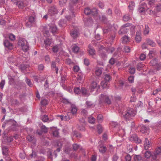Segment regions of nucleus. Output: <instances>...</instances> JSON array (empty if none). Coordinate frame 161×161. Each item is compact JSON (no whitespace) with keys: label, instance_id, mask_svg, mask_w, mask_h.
Masks as SVG:
<instances>
[{"label":"nucleus","instance_id":"nucleus-14","mask_svg":"<svg viewBox=\"0 0 161 161\" xmlns=\"http://www.w3.org/2000/svg\"><path fill=\"white\" fill-rule=\"evenodd\" d=\"M52 39L49 38H47L44 40L45 47L46 49H48V46H50L52 43Z\"/></svg>","mask_w":161,"mask_h":161},{"label":"nucleus","instance_id":"nucleus-55","mask_svg":"<svg viewBox=\"0 0 161 161\" xmlns=\"http://www.w3.org/2000/svg\"><path fill=\"white\" fill-rule=\"evenodd\" d=\"M155 8L157 12L160 11L161 10V4L158 3L157 4L155 7Z\"/></svg>","mask_w":161,"mask_h":161},{"label":"nucleus","instance_id":"nucleus-56","mask_svg":"<svg viewBox=\"0 0 161 161\" xmlns=\"http://www.w3.org/2000/svg\"><path fill=\"white\" fill-rule=\"evenodd\" d=\"M9 38L10 40L13 41L15 39V36L14 34L10 33L9 34Z\"/></svg>","mask_w":161,"mask_h":161},{"label":"nucleus","instance_id":"nucleus-33","mask_svg":"<svg viewBox=\"0 0 161 161\" xmlns=\"http://www.w3.org/2000/svg\"><path fill=\"white\" fill-rule=\"evenodd\" d=\"M158 63L157 60L156 58H154L150 61L149 64L151 66H155L156 64H158Z\"/></svg>","mask_w":161,"mask_h":161},{"label":"nucleus","instance_id":"nucleus-12","mask_svg":"<svg viewBox=\"0 0 161 161\" xmlns=\"http://www.w3.org/2000/svg\"><path fill=\"white\" fill-rule=\"evenodd\" d=\"M70 108L71 109V113L73 115H75L76 114V112L77 111V108L75 105L74 104L70 103Z\"/></svg>","mask_w":161,"mask_h":161},{"label":"nucleus","instance_id":"nucleus-9","mask_svg":"<svg viewBox=\"0 0 161 161\" xmlns=\"http://www.w3.org/2000/svg\"><path fill=\"white\" fill-rule=\"evenodd\" d=\"M58 13V10L55 6H51L50 7L48 10V14L50 16H52L55 14H57Z\"/></svg>","mask_w":161,"mask_h":161},{"label":"nucleus","instance_id":"nucleus-64","mask_svg":"<svg viewBox=\"0 0 161 161\" xmlns=\"http://www.w3.org/2000/svg\"><path fill=\"white\" fill-rule=\"evenodd\" d=\"M41 104L43 106H46L48 104L47 100L46 99H43L41 102Z\"/></svg>","mask_w":161,"mask_h":161},{"label":"nucleus","instance_id":"nucleus-17","mask_svg":"<svg viewBox=\"0 0 161 161\" xmlns=\"http://www.w3.org/2000/svg\"><path fill=\"white\" fill-rule=\"evenodd\" d=\"M27 139L30 142H31L34 144L36 143V139L33 136L28 135L27 137Z\"/></svg>","mask_w":161,"mask_h":161},{"label":"nucleus","instance_id":"nucleus-39","mask_svg":"<svg viewBox=\"0 0 161 161\" xmlns=\"http://www.w3.org/2000/svg\"><path fill=\"white\" fill-rule=\"evenodd\" d=\"M104 80L108 82L110 80H111L112 77L109 74H106L104 75Z\"/></svg>","mask_w":161,"mask_h":161},{"label":"nucleus","instance_id":"nucleus-48","mask_svg":"<svg viewBox=\"0 0 161 161\" xmlns=\"http://www.w3.org/2000/svg\"><path fill=\"white\" fill-rule=\"evenodd\" d=\"M149 32V28L148 26L146 25L144 31V35L148 34Z\"/></svg>","mask_w":161,"mask_h":161},{"label":"nucleus","instance_id":"nucleus-27","mask_svg":"<svg viewBox=\"0 0 161 161\" xmlns=\"http://www.w3.org/2000/svg\"><path fill=\"white\" fill-rule=\"evenodd\" d=\"M49 29L50 31L53 34L55 33L57 30V28L56 26L54 25H51L50 26Z\"/></svg>","mask_w":161,"mask_h":161},{"label":"nucleus","instance_id":"nucleus-58","mask_svg":"<svg viewBox=\"0 0 161 161\" xmlns=\"http://www.w3.org/2000/svg\"><path fill=\"white\" fill-rule=\"evenodd\" d=\"M130 47L128 46H125L124 47V50L125 53H129L130 52Z\"/></svg>","mask_w":161,"mask_h":161},{"label":"nucleus","instance_id":"nucleus-30","mask_svg":"<svg viewBox=\"0 0 161 161\" xmlns=\"http://www.w3.org/2000/svg\"><path fill=\"white\" fill-rule=\"evenodd\" d=\"M160 156H157L155 155H152L151 161H160Z\"/></svg>","mask_w":161,"mask_h":161},{"label":"nucleus","instance_id":"nucleus-4","mask_svg":"<svg viewBox=\"0 0 161 161\" xmlns=\"http://www.w3.org/2000/svg\"><path fill=\"white\" fill-rule=\"evenodd\" d=\"M36 15L35 14H32L28 17V19L26 21V26L28 27H31L33 24H34L35 22Z\"/></svg>","mask_w":161,"mask_h":161},{"label":"nucleus","instance_id":"nucleus-42","mask_svg":"<svg viewBox=\"0 0 161 161\" xmlns=\"http://www.w3.org/2000/svg\"><path fill=\"white\" fill-rule=\"evenodd\" d=\"M52 49L53 52L54 53H57L58 51V46L56 45L53 46Z\"/></svg>","mask_w":161,"mask_h":161},{"label":"nucleus","instance_id":"nucleus-40","mask_svg":"<svg viewBox=\"0 0 161 161\" xmlns=\"http://www.w3.org/2000/svg\"><path fill=\"white\" fill-rule=\"evenodd\" d=\"M3 139L5 142H10L13 140V138L11 136L9 137H3Z\"/></svg>","mask_w":161,"mask_h":161},{"label":"nucleus","instance_id":"nucleus-3","mask_svg":"<svg viewBox=\"0 0 161 161\" xmlns=\"http://www.w3.org/2000/svg\"><path fill=\"white\" fill-rule=\"evenodd\" d=\"M19 46L22 47V50L25 52L29 50V45L27 42L24 38H20L18 42Z\"/></svg>","mask_w":161,"mask_h":161},{"label":"nucleus","instance_id":"nucleus-18","mask_svg":"<svg viewBox=\"0 0 161 161\" xmlns=\"http://www.w3.org/2000/svg\"><path fill=\"white\" fill-rule=\"evenodd\" d=\"M144 148L145 150H147L150 147V145L149 144V140L146 138L145 140V142L144 143Z\"/></svg>","mask_w":161,"mask_h":161},{"label":"nucleus","instance_id":"nucleus-8","mask_svg":"<svg viewBox=\"0 0 161 161\" xmlns=\"http://www.w3.org/2000/svg\"><path fill=\"white\" fill-rule=\"evenodd\" d=\"M3 44L5 47L9 50H11L13 48L12 44L10 43L8 40L6 39L4 41Z\"/></svg>","mask_w":161,"mask_h":161},{"label":"nucleus","instance_id":"nucleus-29","mask_svg":"<svg viewBox=\"0 0 161 161\" xmlns=\"http://www.w3.org/2000/svg\"><path fill=\"white\" fill-rule=\"evenodd\" d=\"M131 18L130 15L128 14H126L123 17V20L124 21L126 22L130 19Z\"/></svg>","mask_w":161,"mask_h":161},{"label":"nucleus","instance_id":"nucleus-15","mask_svg":"<svg viewBox=\"0 0 161 161\" xmlns=\"http://www.w3.org/2000/svg\"><path fill=\"white\" fill-rule=\"evenodd\" d=\"M130 140L134 141L136 142V143H140L141 142V140L139 139L136 134H134L132 136Z\"/></svg>","mask_w":161,"mask_h":161},{"label":"nucleus","instance_id":"nucleus-50","mask_svg":"<svg viewBox=\"0 0 161 161\" xmlns=\"http://www.w3.org/2000/svg\"><path fill=\"white\" fill-rule=\"evenodd\" d=\"M74 92L76 94H80L81 92V90L80 87H75L74 89Z\"/></svg>","mask_w":161,"mask_h":161},{"label":"nucleus","instance_id":"nucleus-59","mask_svg":"<svg viewBox=\"0 0 161 161\" xmlns=\"http://www.w3.org/2000/svg\"><path fill=\"white\" fill-rule=\"evenodd\" d=\"M97 129L98 133L99 134L101 133L103 130V128L102 126L100 125H97Z\"/></svg>","mask_w":161,"mask_h":161},{"label":"nucleus","instance_id":"nucleus-37","mask_svg":"<svg viewBox=\"0 0 161 161\" xmlns=\"http://www.w3.org/2000/svg\"><path fill=\"white\" fill-rule=\"evenodd\" d=\"M52 68L53 69H55L56 72L57 74L58 73V69L56 67L55 62L54 61H52L51 64Z\"/></svg>","mask_w":161,"mask_h":161},{"label":"nucleus","instance_id":"nucleus-21","mask_svg":"<svg viewBox=\"0 0 161 161\" xmlns=\"http://www.w3.org/2000/svg\"><path fill=\"white\" fill-rule=\"evenodd\" d=\"M101 85L103 88H109L108 82L104 80H103L101 81Z\"/></svg>","mask_w":161,"mask_h":161},{"label":"nucleus","instance_id":"nucleus-53","mask_svg":"<svg viewBox=\"0 0 161 161\" xmlns=\"http://www.w3.org/2000/svg\"><path fill=\"white\" fill-rule=\"evenodd\" d=\"M67 0H59V4L61 6H63L65 5Z\"/></svg>","mask_w":161,"mask_h":161},{"label":"nucleus","instance_id":"nucleus-45","mask_svg":"<svg viewBox=\"0 0 161 161\" xmlns=\"http://www.w3.org/2000/svg\"><path fill=\"white\" fill-rule=\"evenodd\" d=\"M152 154H151V152L147 151L145 152L144 156L145 157L147 158H149L150 157L152 158Z\"/></svg>","mask_w":161,"mask_h":161},{"label":"nucleus","instance_id":"nucleus-2","mask_svg":"<svg viewBox=\"0 0 161 161\" xmlns=\"http://www.w3.org/2000/svg\"><path fill=\"white\" fill-rule=\"evenodd\" d=\"M78 2V0H70L69 3V9L70 12V15H67L65 16L66 18L69 20L72 18L75 17L73 12V5L74 4Z\"/></svg>","mask_w":161,"mask_h":161},{"label":"nucleus","instance_id":"nucleus-6","mask_svg":"<svg viewBox=\"0 0 161 161\" xmlns=\"http://www.w3.org/2000/svg\"><path fill=\"white\" fill-rule=\"evenodd\" d=\"M136 29L138 30H137L136 32V35L135 37V40L137 43L140 42L141 40V28L140 26H137L136 27Z\"/></svg>","mask_w":161,"mask_h":161},{"label":"nucleus","instance_id":"nucleus-51","mask_svg":"<svg viewBox=\"0 0 161 161\" xmlns=\"http://www.w3.org/2000/svg\"><path fill=\"white\" fill-rule=\"evenodd\" d=\"M106 97H106L105 101V103H104L108 105L111 104V102L110 99L109 98V97L108 95H107Z\"/></svg>","mask_w":161,"mask_h":161},{"label":"nucleus","instance_id":"nucleus-47","mask_svg":"<svg viewBox=\"0 0 161 161\" xmlns=\"http://www.w3.org/2000/svg\"><path fill=\"white\" fill-rule=\"evenodd\" d=\"M40 128L43 133H46L47 132L48 128H47L45 125H42L40 127Z\"/></svg>","mask_w":161,"mask_h":161},{"label":"nucleus","instance_id":"nucleus-34","mask_svg":"<svg viewBox=\"0 0 161 161\" xmlns=\"http://www.w3.org/2000/svg\"><path fill=\"white\" fill-rule=\"evenodd\" d=\"M127 31V28H125L122 26L119 31L118 33L119 34H123L126 33Z\"/></svg>","mask_w":161,"mask_h":161},{"label":"nucleus","instance_id":"nucleus-31","mask_svg":"<svg viewBox=\"0 0 161 161\" xmlns=\"http://www.w3.org/2000/svg\"><path fill=\"white\" fill-rule=\"evenodd\" d=\"M142 158L140 155H134V161H140L142 160Z\"/></svg>","mask_w":161,"mask_h":161},{"label":"nucleus","instance_id":"nucleus-43","mask_svg":"<svg viewBox=\"0 0 161 161\" xmlns=\"http://www.w3.org/2000/svg\"><path fill=\"white\" fill-rule=\"evenodd\" d=\"M106 150V147L103 146H101L99 149V152L102 153H104Z\"/></svg>","mask_w":161,"mask_h":161},{"label":"nucleus","instance_id":"nucleus-13","mask_svg":"<svg viewBox=\"0 0 161 161\" xmlns=\"http://www.w3.org/2000/svg\"><path fill=\"white\" fill-rule=\"evenodd\" d=\"M106 95L101 94L99 97V104H103L105 103V101L107 96Z\"/></svg>","mask_w":161,"mask_h":161},{"label":"nucleus","instance_id":"nucleus-54","mask_svg":"<svg viewBox=\"0 0 161 161\" xmlns=\"http://www.w3.org/2000/svg\"><path fill=\"white\" fill-rule=\"evenodd\" d=\"M88 52L89 53V54L91 56H93L95 54V51L93 49H91L88 50Z\"/></svg>","mask_w":161,"mask_h":161},{"label":"nucleus","instance_id":"nucleus-20","mask_svg":"<svg viewBox=\"0 0 161 161\" xmlns=\"http://www.w3.org/2000/svg\"><path fill=\"white\" fill-rule=\"evenodd\" d=\"M97 84L96 82L93 81L91 84V86L90 87V89L91 91H93L94 89L96 88H99V86H97Z\"/></svg>","mask_w":161,"mask_h":161},{"label":"nucleus","instance_id":"nucleus-57","mask_svg":"<svg viewBox=\"0 0 161 161\" xmlns=\"http://www.w3.org/2000/svg\"><path fill=\"white\" fill-rule=\"evenodd\" d=\"M80 147V146L77 144H74L73 145V148L74 150L76 151Z\"/></svg>","mask_w":161,"mask_h":161},{"label":"nucleus","instance_id":"nucleus-7","mask_svg":"<svg viewBox=\"0 0 161 161\" xmlns=\"http://www.w3.org/2000/svg\"><path fill=\"white\" fill-rule=\"evenodd\" d=\"M28 3L26 0H19L17 5L19 8L22 9L27 5Z\"/></svg>","mask_w":161,"mask_h":161},{"label":"nucleus","instance_id":"nucleus-38","mask_svg":"<svg viewBox=\"0 0 161 161\" xmlns=\"http://www.w3.org/2000/svg\"><path fill=\"white\" fill-rule=\"evenodd\" d=\"M139 127L141 129V132L142 133H144L147 131V128L145 126L143 125H140Z\"/></svg>","mask_w":161,"mask_h":161},{"label":"nucleus","instance_id":"nucleus-41","mask_svg":"<svg viewBox=\"0 0 161 161\" xmlns=\"http://www.w3.org/2000/svg\"><path fill=\"white\" fill-rule=\"evenodd\" d=\"M102 73V69L101 68H97L95 71V74L98 76L100 75Z\"/></svg>","mask_w":161,"mask_h":161},{"label":"nucleus","instance_id":"nucleus-35","mask_svg":"<svg viewBox=\"0 0 161 161\" xmlns=\"http://www.w3.org/2000/svg\"><path fill=\"white\" fill-rule=\"evenodd\" d=\"M29 67V65L23 64L20 65L19 69H20L22 71H23Z\"/></svg>","mask_w":161,"mask_h":161},{"label":"nucleus","instance_id":"nucleus-46","mask_svg":"<svg viewBox=\"0 0 161 161\" xmlns=\"http://www.w3.org/2000/svg\"><path fill=\"white\" fill-rule=\"evenodd\" d=\"M91 11L92 9H90L89 8L87 7L85 8L84 12L86 14L89 15L91 14Z\"/></svg>","mask_w":161,"mask_h":161},{"label":"nucleus","instance_id":"nucleus-11","mask_svg":"<svg viewBox=\"0 0 161 161\" xmlns=\"http://www.w3.org/2000/svg\"><path fill=\"white\" fill-rule=\"evenodd\" d=\"M79 32L76 29L72 30L71 31L70 35L74 39L76 38L79 35Z\"/></svg>","mask_w":161,"mask_h":161},{"label":"nucleus","instance_id":"nucleus-60","mask_svg":"<svg viewBox=\"0 0 161 161\" xmlns=\"http://www.w3.org/2000/svg\"><path fill=\"white\" fill-rule=\"evenodd\" d=\"M12 104L13 105H17L19 104V102L17 99H13L12 102Z\"/></svg>","mask_w":161,"mask_h":161},{"label":"nucleus","instance_id":"nucleus-1","mask_svg":"<svg viewBox=\"0 0 161 161\" xmlns=\"http://www.w3.org/2000/svg\"><path fill=\"white\" fill-rule=\"evenodd\" d=\"M124 119L126 121L132 119L136 114V112L132 108H127L122 112Z\"/></svg>","mask_w":161,"mask_h":161},{"label":"nucleus","instance_id":"nucleus-24","mask_svg":"<svg viewBox=\"0 0 161 161\" xmlns=\"http://www.w3.org/2000/svg\"><path fill=\"white\" fill-rule=\"evenodd\" d=\"M161 153V147H158L156 149L154 152L152 153V155H155L157 156H160V153Z\"/></svg>","mask_w":161,"mask_h":161},{"label":"nucleus","instance_id":"nucleus-49","mask_svg":"<svg viewBox=\"0 0 161 161\" xmlns=\"http://www.w3.org/2000/svg\"><path fill=\"white\" fill-rule=\"evenodd\" d=\"M103 116L101 114H99L97 116V120L98 123H101L103 120Z\"/></svg>","mask_w":161,"mask_h":161},{"label":"nucleus","instance_id":"nucleus-52","mask_svg":"<svg viewBox=\"0 0 161 161\" xmlns=\"http://www.w3.org/2000/svg\"><path fill=\"white\" fill-rule=\"evenodd\" d=\"M65 62L66 64L69 65H73L75 64L74 62H72L69 58H67L66 59Z\"/></svg>","mask_w":161,"mask_h":161},{"label":"nucleus","instance_id":"nucleus-62","mask_svg":"<svg viewBox=\"0 0 161 161\" xmlns=\"http://www.w3.org/2000/svg\"><path fill=\"white\" fill-rule=\"evenodd\" d=\"M5 12V9L3 7H0V16H3Z\"/></svg>","mask_w":161,"mask_h":161},{"label":"nucleus","instance_id":"nucleus-61","mask_svg":"<svg viewBox=\"0 0 161 161\" xmlns=\"http://www.w3.org/2000/svg\"><path fill=\"white\" fill-rule=\"evenodd\" d=\"M85 125H78V128L80 130H85Z\"/></svg>","mask_w":161,"mask_h":161},{"label":"nucleus","instance_id":"nucleus-26","mask_svg":"<svg viewBox=\"0 0 161 161\" xmlns=\"http://www.w3.org/2000/svg\"><path fill=\"white\" fill-rule=\"evenodd\" d=\"M2 153L3 155H6L8 154V148L5 146H2Z\"/></svg>","mask_w":161,"mask_h":161},{"label":"nucleus","instance_id":"nucleus-36","mask_svg":"<svg viewBox=\"0 0 161 161\" xmlns=\"http://www.w3.org/2000/svg\"><path fill=\"white\" fill-rule=\"evenodd\" d=\"M99 19L102 22L104 23H107L108 21V19L106 16L105 15H102L101 18L99 16Z\"/></svg>","mask_w":161,"mask_h":161},{"label":"nucleus","instance_id":"nucleus-10","mask_svg":"<svg viewBox=\"0 0 161 161\" xmlns=\"http://www.w3.org/2000/svg\"><path fill=\"white\" fill-rule=\"evenodd\" d=\"M146 9H148L147 8V5L146 3H142L140 4L139 6V11L140 13L144 12Z\"/></svg>","mask_w":161,"mask_h":161},{"label":"nucleus","instance_id":"nucleus-22","mask_svg":"<svg viewBox=\"0 0 161 161\" xmlns=\"http://www.w3.org/2000/svg\"><path fill=\"white\" fill-rule=\"evenodd\" d=\"M41 119L44 122H48V121H51L52 120V119H51L49 120L48 116L46 115H45L41 116Z\"/></svg>","mask_w":161,"mask_h":161},{"label":"nucleus","instance_id":"nucleus-63","mask_svg":"<svg viewBox=\"0 0 161 161\" xmlns=\"http://www.w3.org/2000/svg\"><path fill=\"white\" fill-rule=\"evenodd\" d=\"M88 119V121L90 123L92 124L94 123L95 119L94 117H89Z\"/></svg>","mask_w":161,"mask_h":161},{"label":"nucleus","instance_id":"nucleus-23","mask_svg":"<svg viewBox=\"0 0 161 161\" xmlns=\"http://www.w3.org/2000/svg\"><path fill=\"white\" fill-rule=\"evenodd\" d=\"M73 115L71 112H68L66 115L64 117V118H65V120H69L73 118Z\"/></svg>","mask_w":161,"mask_h":161},{"label":"nucleus","instance_id":"nucleus-19","mask_svg":"<svg viewBox=\"0 0 161 161\" xmlns=\"http://www.w3.org/2000/svg\"><path fill=\"white\" fill-rule=\"evenodd\" d=\"M91 14L94 18H96L98 14L97 9L95 8L92 9Z\"/></svg>","mask_w":161,"mask_h":161},{"label":"nucleus","instance_id":"nucleus-25","mask_svg":"<svg viewBox=\"0 0 161 161\" xmlns=\"http://www.w3.org/2000/svg\"><path fill=\"white\" fill-rule=\"evenodd\" d=\"M147 44L152 47H154L155 46L156 43L152 40L149 38L147 39L146 40Z\"/></svg>","mask_w":161,"mask_h":161},{"label":"nucleus","instance_id":"nucleus-32","mask_svg":"<svg viewBox=\"0 0 161 161\" xmlns=\"http://www.w3.org/2000/svg\"><path fill=\"white\" fill-rule=\"evenodd\" d=\"M72 50L74 53H78L79 50V48L76 45H73L72 46Z\"/></svg>","mask_w":161,"mask_h":161},{"label":"nucleus","instance_id":"nucleus-44","mask_svg":"<svg viewBox=\"0 0 161 161\" xmlns=\"http://www.w3.org/2000/svg\"><path fill=\"white\" fill-rule=\"evenodd\" d=\"M122 42L124 43H125L129 41V37L126 36H124L122 37Z\"/></svg>","mask_w":161,"mask_h":161},{"label":"nucleus","instance_id":"nucleus-16","mask_svg":"<svg viewBox=\"0 0 161 161\" xmlns=\"http://www.w3.org/2000/svg\"><path fill=\"white\" fill-rule=\"evenodd\" d=\"M83 21L85 23L88 25H91L93 23V20L91 18H84Z\"/></svg>","mask_w":161,"mask_h":161},{"label":"nucleus","instance_id":"nucleus-5","mask_svg":"<svg viewBox=\"0 0 161 161\" xmlns=\"http://www.w3.org/2000/svg\"><path fill=\"white\" fill-rule=\"evenodd\" d=\"M6 122L8 123H12V125L10 127V129L13 131H16L17 130V127H18V124L16 122L14 119H10L8 120H7Z\"/></svg>","mask_w":161,"mask_h":161},{"label":"nucleus","instance_id":"nucleus-28","mask_svg":"<svg viewBox=\"0 0 161 161\" xmlns=\"http://www.w3.org/2000/svg\"><path fill=\"white\" fill-rule=\"evenodd\" d=\"M82 94L85 96H88L89 95L88 91L84 87H82L81 91Z\"/></svg>","mask_w":161,"mask_h":161}]
</instances>
